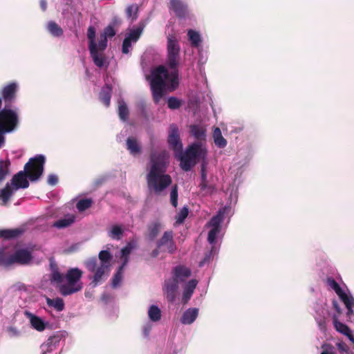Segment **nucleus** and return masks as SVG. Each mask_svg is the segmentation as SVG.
<instances>
[{"mask_svg":"<svg viewBox=\"0 0 354 354\" xmlns=\"http://www.w3.org/2000/svg\"><path fill=\"white\" fill-rule=\"evenodd\" d=\"M17 123L18 117L14 111L6 109L0 111V133L12 131Z\"/></svg>","mask_w":354,"mask_h":354,"instance_id":"obj_9","label":"nucleus"},{"mask_svg":"<svg viewBox=\"0 0 354 354\" xmlns=\"http://www.w3.org/2000/svg\"><path fill=\"white\" fill-rule=\"evenodd\" d=\"M126 266V262H122V265L118 268L117 272L114 274L112 278V287L117 288L120 284L123 277V271Z\"/></svg>","mask_w":354,"mask_h":354,"instance_id":"obj_33","label":"nucleus"},{"mask_svg":"<svg viewBox=\"0 0 354 354\" xmlns=\"http://www.w3.org/2000/svg\"><path fill=\"white\" fill-rule=\"evenodd\" d=\"M58 178L55 175L50 174L48 177V183L50 185H55L57 183Z\"/></svg>","mask_w":354,"mask_h":354,"instance_id":"obj_60","label":"nucleus"},{"mask_svg":"<svg viewBox=\"0 0 354 354\" xmlns=\"http://www.w3.org/2000/svg\"><path fill=\"white\" fill-rule=\"evenodd\" d=\"M198 315V309L196 308H188L185 310L181 317V322L183 324H192Z\"/></svg>","mask_w":354,"mask_h":354,"instance_id":"obj_23","label":"nucleus"},{"mask_svg":"<svg viewBox=\"0 0 354 354\" xmlns=\"http://www.w3.org/2000/svg\"><path fill=\"white\" fill-rule=\"evenodd\" d=\"M222 221V216L220 214L216 215L213 216L210 221L209 222V225L212 227V228H216L218 230H220V224Z\"/></svg>","mask_w":354,"mask_h":354,"instance_id":"obj_48","label":"nucleus"},{"mask_svg":"<svg viewBox=\"0 0 354 354\" xmlns=\"http://www.w3.org/2000/svg\"><path fill=\"white\" fill-rule=\"evenodd\" d=\"M192 275L191 270L185 266H177L172 270V279L178 283L184 282Z\"/></svg>","mask_w":354,"mask_h":354,"instance_id":"obj_14","label":"nucleus"},{"mask_svg":"<svg viewBox=\"0 0 354 354\" xmlns=\"http://www.w3.org/2000/svg\"><path fill=\"white\" fill-rule=\"evenodd\" d=\"M129 109L124 101L119 102L118 115L122 121H127L129 117Z\"/></svg>","mask_w":354,"mask_h":354,"instance_id":"obj_40","label":"nucleus"},{"mask_svg":"<svg viewBox=\"0 0 354 354\" xmlns=\"http://www.w3.org/2000/svg\"><path fill=\"white\" fill-rule=\"evenodd\" d=\"M172 70L169 73L165 66L160 65L151 71L150 86L152 92L153 100L156 104L159 103L164 95L165 89L167 88L170 91L176 90L178 85V74L176 76V86L174 85L172 80Z\"/></svg>","mask_w":354,"mask_h":354,"instance_id":"obj_3","label":"nucleus"},{"mask_svg":"<svg viewBox=\"0 0 354 354\" xmlns=\"http://www.w3.org/2000/svg\"><path fill=\"white\" fill-rule=\"evenodd\" d=\"M168 143L169 147L175 151H182L183 145L180 140L179 130L175 124H171L169 127Z\"/></svg>","mask_w":354,"mask_h":354,"instance_id":"obj_12","label":"nucleus"},{"mask_svg":"<svg viewBox=\"0 0 354 354\" xmlns=\"http://www.w3.org/2000/svg\"><path fill=\"white\" fill-rule=\"evenodd\" d=\"M48 32L54 37H60L63 35V30L55 21H50L47 26Z\"/></svg>","mask_w":354,"mask_h":354,"instance_id":"obj_35","label":"nucleus"},{"mask_svg":"<svg viewBox=\"0 0 354 354\" xmlns=\"http://www.w3.org/2000/svg\"><path fill=\"white\" fill-rule=\"evenodd\" d=\"M17 85L15 82H11L3 87L1 91V95L6 102H11L16 97Z\"/></svg>","mask_w":354,"mask_h":354,"instance_id":"obj_17","label":"nucleus"},{"mask_svg":"<svg viewBox=\"0 0 354 354\" xmlns=\"http://www.w3.org/2000/svg\"><path fill=\"white\" fill-rule=\"evenodd\" d=\"M127 149L129 151L132 155H136L141 152V147L138 142L136 138L133 137H129L126 141Z\"/></svg>","mask_w":354,"mask_h":354,"instance_id":"obj_26","label":"nucleus"},{"mask_svg":"<svg viewBox=\"0 0 354 354\" xmlns=\"http://www.w3.org/2000/svg\"><path fill=\"white\" fill-rule=\"evenodd\" d=\"M107 46V38L102 34L100 35L97 49L100 51H104Z\"/></svg>","mask_w":354,"mask_h":354,"instance_id":"obj_52","label":"nucleus"},{"mask_svg":"<svg viewBox=\"0 0 354 354\" xmlns=\"http://www.w3.org/2000/svg\"><path fill=\"white\" fill-rule=\"evenodd\" d=\"M201 183L199 185V187H200L201 190L204 191L207 188L212 189L213 187L212 186H209V187L207 186L206 163L204 162H203V164L201 165Z\"/></svg>","mask_w":354,"mask_h":354,"instance_id":"obj_36","label":"nucleus"},{"mask_svg":"<svg viewBox=\"0 0 354 354\" xmlns=\"http://www.w3.org/2000/svg\"><path fill=\"white\" fill-rule=\"evenodd\" d=\"M160 227L161 224L159 221L153 222L148 226V237L151 241H153L158 235Z\"/></svg>","mask_w":354,"mask_h":354,"instance_id":"obj_30","label":"nucleus"},{"mask_svg":"<svg viewBox=\"0 0 354 354\" xmlns=\"http://www.w3.org/2000/svg\"><path fill=\"white\" fill-rule=\"evenodd\" d=\"M336 346L341 353H347L349 351V348L347 346V344L344 342H339L336 344Z\"/></svg>","mask_w":354,"mask_h":354,"instance_id":"obj_58","label":"nucleus"},{"mask_svg":"<svg viewBox=\"0 0 354 354\" xmlns=\"http://www.w3.org/2000/svg\"><path fill=\"white\" fill-rule=\"evenodd\" d=\"M162 246L167 247V250L169 254H174L176 250V245L174 241V233L171 230L164 232L162 236L157 241L158 248Z\"/></svg>","mask_w":354,"mask_h":354,"instance_id":"obj_13","label":"nucleus"},{"mask_svg":"<svg viewBox=\"0 0 354 354\" xmlns=\"http://www.w3.org/2000/svg\"><path fill=\"white\" fill-rule=\"evenodd\" d=\"M333 322L337 331L347 336L349 339L354 343V337L351 333V329L347 325L340 322L338 320L337 315H333Z\"/></svg>","mask_w":354,"mask_h":354,"instance_id":"obj_18","label":"nucleus"},{"mask_svg":"<svg viewBox=\"0 0 354 354\" xmlns=\"http://www.w3.org/2000/svg\"><path fill=\"white\" fill-rule=\"evenodd\" d=\"M40 6L43 11H45L47 8V2L46 0H41L40 1Z\"/></svg>","mask_w":354,"mask_h":354,"instance_id":"obj_61","label":"nucleus"},{"mask_svg":"<svg viewBox=\"0 0 354 354\" xmlns=\"http://www.w3.org/2000/svg\"><path fill=\"white\" fill-rule=\"evenodd\" d=\"M180 153V166L183 171H188L196 164L198 159L205 160L207 151L201 142H194L186 149L185 153Z\"/></svg>","mask_w":354,"mask_h":354,"instance_id":"obj_4","label":"nucleus"},{"mask_svg":"<svg viewBox=\"0 0 354 354\" xmlns=\"http://www.w3.org/2000/svg\"><path fill=\"white\" fill-rule=\"evenodd\" d=\"M85 265L88 271L94 272L92 283H94L95 286L97 285L101 281L102 277L105 274L106 271L109 269V267L102 265H100L98 268H96V258L88 259L86 261Z\"/></svg>","mask_w":354,"mask_h":354,"instance_id":"obj_10","label":"nucleus"},{"mask_svg":"<svg viewBox=\"0 0 354 354\" xmlns=\"http://www.w3.org/2000/svg\"><path fill=\"white\" fill-rule=\"evenodd\" d=\"M180 46L179 40L174 34H169L167 37V64L172 70V81L176 86V76L180 59Z\"/></svg>","mask_w":354,"mask_h":354,"instance_id":"obj_5","label":"nucleus"},{"mask_svg":"<svg viewBox=\"0 0 354 354\" xmlns=\"http://www.w3.org/2000/svg\"><path fill=\"white\" fill-rule=\"evenodd\" d=\"M178 185L176 184L174 185L171 190L170 193V201L171 204L174 207H176L178 205Z\"/></svg>","mask_w":354,"mask_h":354,"instance_id":"obj_47","label":"nucleus"},{"mask_svg":"<svg viewBox=\"0 0 354 354\" xmlns=\"http://www.w3.org/2000/svg\"><path fill=\"white\" fill-rule=\"evenodd\" d=\"M52 268V272L50 275V280L52 282H55L57 284H59V286L62 284V283L65 279V276L59 272L57 267L56 266H53L51 264Z\"/></svg>","mask_w":354,"mask_h":354,"instance_id":"obj_31","label":"nucleus"},{"mask_svg":"<svg viewBox=\"0 0 354 354\" xmlns=\"http://www.w3.org/2000/svg\"><path fill=\"white\" fill-rule=\"evenodd\" d=\"M149 319L153 322H158L161 318V311L160 308L154 305H152L148 311Z\"/></svg>","mask_w":354,"mask_h":354,"instance_id":"obj_39","label":"nucleus"},{"mask_svg":"<svg viewBox=\"0 0 354 354\" xmlns=\"http://www.w3.org/2000/svg\"><path fill=\"white\" fill-rule=\"evenodd\" d=\"M7 332L11 337H18L20 335V331L15 326L8 327Z\"/></svg>","mask_w":354,"mask_h":354,"instance_id":"obj_57","label":"nucleus"},{"mask_svg":"<svg viewBox=\"0 0 354 354\" xmlns=\"http://www.w3.org/2000/svg\"><path fill=\"white\" fill-rule=\"evenodd\" d=\"M138 10V8L136 5H131L128 6L126 10L127 17H133V19H136Z\"/></svg>","mask_w":354,"mask_h":354,"instance_id":"obj_50","label":"nucleus"},{"mask_svg":"<svg viewBox=\"0 0 354 354\" xmlns=\"http://www.w3.org/2000/svg\"><path fill=\"white\" fill-rule=\"evenodd\" d=\"M327 282L328 285L334 290L341 301L344 304L347 309L346 315L348 318H351L353 315L354 298L353 296L347 295L334 279L328 278Z\"/></svg>","mask_w":354,"mask_h":354,"instance_id":"obj_7","label":"nucleus"},{"mask_svg":"<svg viewBox=\"0 0 354 354\" xmlns=\"http://www.w3.org/2000/svg\"><path fill=\"white\" fill-rule=\"evenodd\" d=\"M333 308L335 310L336 313L335 315H337V318H339V316L342 313V309L338 304V302L336 300H333L332 301Z\"/></svg>","mask_w":354,"mask_h":354,"instance_id":"obj_59","label":"nucleus"},{"mask_svg":"<svg viewBox=\"0 0 354 354\" xmlns=\"http://www.w3.org/2000/svg\"><path fill=\"white\" fill-rule=\"evenodd\" d=\"M171 8L178 18H185L187 15V6L180 0H171Z\"/></svg>","mask_w":354,"mask_h":354,"instance_id":"obj_20","label":"nucleus"},{"mask_svg":"<svg viewBox=\"0 0 354 354\" xmlns=\"http://www.w3.org/2000/svg\"><path fill=\"white\" fill-rule=\"evenodd\" d=\"M92 203L93 201L91 198L81 199L77 203L76 207L80 212H84L88 209Z\"/></svg>","mask_w":354,"mask_h":354,"instance_id":"obj_43","label":"nucleus"},{"mask_svg":"<svg viewBox=\"0 0 354 354\" xmlns=\"http://www.w3.org/2000/svg\"><path fill=\"white\" fill-rule=\"evenodd\" d=\"M75 221V218L73 216H68L67 217H64L63 218L59 219L56 221L53 226L57 227L58 229H62L70 226Z\"/></svg>","mask_w":354,"mask_h":354,"instance_id":"obj_32","label":"nucleus"},{"mask_svg":"<svg viewBox=\"0 0 354 354\" xmlns=\"http://www.w3.org/2000/svg\"><path fill=\"white\" fill-rule=\"evenodd\" d=\"M0 266L8 268L6 251L5 248H0Z\"/></svg>","mask_w":354,"mask_h":354,"instance_id":"obj_56","label":"nucleus"},{"mask_svg":"<svg viewBox=\"0 0 354 354\" xmlns=\"http://www.w3.org/2000/svg\"><path fill=\"white\" fill-rule=\"evenodd\" d=\"M131 47V41L127 39L126 37L123 40L122 46V52L124 54H127L129 52L130 48Z\"/></svg>","mask_w":354,"mask_h":354,"instance_id":"obj_55","label":"nucleus"},{"mask_svg":"<svg viewBox=\"0 0 354 354\" xmlns=\"http://www.w3.org/2000/svg\"><path fill=\"white\" fill-rule=\"evenodd\" d=\"M320 329L324 330L326 328V322L324 320H322L319 322Z\"/></svg>","mask_w":354,"mask_h":354,"instance_id":"obj_63","label":"nucleus"},{"mask_svg":"<svg viewBox=\"0 0 354 354\" xmlns=\"http://www.w3.org/2000/svg\"><path fill=\"white\" fill-rule=\"evenodd\" d=\"M7 266L10 267L14 264L26 266L30 263L33 257L31 252L26 248H21L15 250L13 254H10L6 252Z\"/></svg>","mask_w":354,"mask_h":354,"instance_id":"obj_8","label":"nucleus"},{"mask_svg":"<svg viewBox=\"0 0 354 354\" xmlns=\"http://www.w3.org/2000/svg\"><path fill=\"white\" fill-rule=\"evenodd\" d=\"M45 157L43 155H37L29 159L24 166V170L15 174L11 179V185L13 189L17 190L20 188L26 189L29 187L28 178L31 181L37 180L44 172Z\"/></svg>","mask_w":354,"mask_h":354,"instance_id":"obj_2","label":"nucleus"},{"mask_svg":"<svg viewBox=\"0 0 354 354\" xmlns=\"http://www.w3.org/2000/svg\"><path fill=\"white\" fill-rule=\"evenodd\" d=\"M12 194V188L9 183H7L5 187L0 191V198L6 204L10 200Z\"/></svg>","mask_w":354,"mask_h":354,"instance_id":"obj_37","label":"nucleus"},{"mask_svg":"<svg viewBox=\"0 0 354 354\" xmlns=\"http://www.w3.org/2000/svg\"><path fill=\"white\" fill-rule=\"evenodd\" d=\"M220 230H218L216 228H212L209 230L208 233L207 240L210 244L214 243L217 234H218Z\"/></svg>","mask_w":354,"mask_h":354,"instance_id":"obj_51","label":"nucleus"},{"mask_svg":"<svg viewBox=\"0 0 354 354\" xmlns=\"http://www.w3.org/2000/svg\"><path fill=\"white\" fill-rule=\"evenodd\" d=\"M10 162L0 160V183L2 182L9 174Z\"/></svg>","mask_w":354,"mask_h":354,"instance_id":"obj_44","label":"nucleus"},{"mask_svg":"<svg viewBox=\"0 0 354 354\" xmlns=\"http://www.w3.org/2000/svg\"><path fill=\"white\" fill-rule=\"evenodd\" d=\"M145 28V24L140 22L138 26L135 27L130 31L128 35L126 37L131 42H136L140 37L143 30Z\"/></svg>","mask_w":354,"mask_h":354,"instance_id":"obj_27","label":"nucleus"},{"mask_svg":"<svg viewBox=\"0 0 354 354\" xmlns=\"http://www.w3.org/2000/svg\"><path fill=\"white\" fill-rule=\"evenodd\" d=\"M187 36L189 40L191 42V45L194 47H198L201 43V38L199 33L194 30H189L187 32Z\"/></svg>","mask_w":354,"mask_h":354,"instance_id":"obj_34","label":"nucleus"},{"mask_svg":"<svg viewBox=\"0 0 354 354\" xmlns=\"http://www.w3.org/2000/svg\"><path fill=\"white\" fill-rule=\"evenodd\" d=\"M24 230L20 228L15 229H8V230H0V238H3L6 240L12 239L19 236L22 234Z\"/></svg>","mask_w":354,"mask_h":354,"instance_id":"obj_25","label":"nucleus"},{"mask_svg":"<svg viewBox=\"0 0 354 354\" xmlns=\"http://www.w3.org/2000/svg\"><path fill=\"white\" fill-rule=\"evenodd\" d=\"M123 230L119 225H113L110 232H109V236L112 239L120 240L123 234Z\"/></svg>","mask_w":354,"mask_h":354,"instance_id":"obj_41","label":"nucleus"},{"mask_svg":"<svg viewBox=\"0 0 354 354\" xmlns=\"http://www.w3.org/2000/svg\"><path fill=\"white\" fill-rule=\"evenodd\" d=\"M102 35H104L105 37H113L115 35V30H114L113 27L112 26H108L106 27L104 30L103 33H102Z\"/></svg>","mask_w":354,"mask_h":354,"instance_id":"obj_53","label":"nucleus"},{"mask_svg":"<svg viewBox=\"0 0 354 354\" xmlns=\"http://www.w3.org/2000/svg\"><path fill=\"white\" fill-rule=\"evenodd\" d=\"M159 248H156L155 250H153L151 253V257H153V258H156L158 256L159 254Z\"/></svg>","mask_w":354,"mask_h":354,"instance_id":"obj_62","label":"nucleus"},{"mask_svg":"<svg viewBox=\"0 0 354 354\" xmlns=\"http://www.w3.org/2000/svg\"><path fill=\"white\" fill-rule=\"evenodd\" d=\"M89 51L94 64L100 68L102 67L105 62V57L98 52L97 47L89 48Z\"/></svg>","mask_w":354,"mask_h":354,"instance_id":"obj_28","label":"nucleus"},{"mask_svg":"<svg viewBox=\"0 0 354 354\" xmlns=\"http://www.w3.org/2000/svg\"><path fill=\"white\" fill-rule=\"evenodd\" d=\"M46 304L49 307L55 308L58 312L62 311L64 309V300L59 297L55 299L46 297Z\"/></svg>","mask_w":354,"mask_h":354,"instance_id":"obj_29","label":"nucleus"},{"mask_svg":"<svg viewBox=\"0 0 354 354\" xmlns=\"http://www.w3.org/2000/svg\"><path fill=\"white\" fill-rule=\"evenodd\" d=\"M112 94V87L109 84L104 85L99 94V98L102 103L106 107L109 106Z\"/></svg>","mask_w":354,"mask_h":354,"instance_id":"obj_22","label":"nucleus"},{"mask_svg":"<svg viewBox=\"0 0 354 354\" xmlns=\"http://www.w3.org/2000/svg\"><path fill=\"white\" fill-rule=\"evenodd\" d=\"M182 104L183 101L176 97H169L167 100V106L170 109H178Z\"/></svg>","mask_w":354,"mask_h":354,"instance_id":"obj_46","label":"nucleus"},{"mask_svg":"<svg viewBox=\"0 0 354 354\" xmlns=\"http://www.w3.org/2000/svg\"><path fill=\"white\" fill-rule=\"evenodd\" d=\"M83 272L77 268H70L68 270L65 279L66 284L59 286V291L63 296H68L80 291L83 286L80 282Z\"/></svg>","mask_w":354,"mask_h":354,"instance_id":"obj_6","label":"nucleus"},{"mask_svg":"<svg viewBox=\"0 0 354 354\" xmlns=\"http://www.w3.org/2000/svg\"><path fill=\"white\" fill-rule=\"evenodd\" d=\"M322 348L321 354H335L334 347L330 344H324L322 346Z\"/></svg>","mask_w":354,"mask_h":354,"instance_id":"obj_54","label":"nucleus"},{"mask_svg":"<svg viewBox=\"0 0 354 354\" xmlns=\"http://www.w3.org/2000/svg\"><path fill=\"white\" fill-rule=\"evenodd\" d=\"M190 133L197 140L196 142L202 144V142L206 140V129L202 126L192 125L190 127Z\"/></svg>","mask_w":354,"mask_h":354,"instance_id":"obj_21","label":"nucleus"},{"mask_svg":"<svg viewBox=\"0 0 354 354\" xmlns=\"http://www.w3.org/2000/svg\"><path fill=\"white\" fill-rule=\"evenodd\" d=\"M189 214V209L187 207H183L180 211L176 215V223L178 224L183 223Z\"/></svg>","mask_w":354,"mask_h":354,"instance_id":"obj_45","label":"nucleus"},{"mask_svg":"<svg viewBox=\"0 0 354 354\" xmlns=\"http://www.w3.org/2000/svg\"><path fill=\"white\" fill-rule=\"evenodd\" d=\"M178 290V283L171 278L166 279L162 286V291L169 303H173Z\"/></svg>","mask_w":354,"mask_h":354,"instance_id":"obj_11","label":"nucleus"},{"mask_svg":"<svg viewBox=\"0 0 354 354\" xmlns=\"http://www.w3.org/2000/svg\"><path fill=\"white\" fill-rule=\"evenodd\" d=\"M26 317L29 319L31 326L37 331H44L48 323L45 322L41 317L30 313L26 312Z\"/></svg>","mask_w":354,"mask_h":354,"instance_id":"obj_16","label":"nucleus"},{"mask_svg":"<svg viewBox=\"0 0 354 354\" xmlns=\"http://www.w3.org/2000/svg\"><path fill=\"white\" fill-rule=\"evenodd\" d=\"M215 145L220 148L223 149L227 145V140L222 136L221 131L219 127H214L212 135Z\"/></svg>","mask_w":354,"mask_h":354,"instance_id":"obj_24","label":"nucleus"},{"mask_svg":"<svg viewBox=\"0 0 354 354\" xmlns=\"http://www.w3.org/2000/svg\"><path fill=\"white\" fill-rule=\"evenodd\" d=\"M131 247L129 245H127L124 247L121 251V259H122V262H126V265L128 263L129 261V256L131 252Z\"/></svg>","mask_w":354,"mask_h":354,"instance_id":"obj_49","label":"nucleus"},{"mask_svg":"<svg viewBox=\"0 0 354 354\" xmlns=\"http://www.w3.org/2000/svg\"><path fill=\"white\" fill-rule=\"evenodd\" d=\"M169 162V155L166 151L152 152L150 155L146 180L148 188L156 195H160L172 183L170 175L165 174Z\"/></svg>","mask_w":354,"mask_h":354,"instance_id":"obj_1","label":"nucleus"},{"mask_svg":"<svg viewBox=\"0 0 354 354\" xmlns=\"http://www.w3.org/2000/svg\"><path fill=\"white\" fill-rule=\"evenodd\" d=\"M98 257L101 261V265L110 268V262L112 259V255L109 250L100 251Z\"/></svg>","mask_w":354,"mask_h":354,"instance_id":"obj_38","label":"nucleus"},{"mask_svg":"<svg viewBox=\"0 0 354 354\" xmlns=\"http://www.w3.org/2000/svg\"><path fill=\"white\" fill-rule=\"evenodd\" d=\"M61 339L62 335L59 333H55L49 337L46 342L41 346L42 354H46L55 350L58 346Z\"/></svg>","mask_w":354,"mask_h":354,"instance_id":"obj_15","label":"nucleus"},{"mask_svg":"<svg viewBox=\"0 0 354 354\" xmlns=\"http://www.w3.org/2000/svg\"><path fill=\"white\" fill-rule=\"evenodd\" d=\"M197 284L196 279H191L185 285L182 297V302L184 304H186L191 299Z\"/></svg>","mask_w":354,"mask_h":354,"instance_id":"obj_19","label":"nucleus"},{"mask_svg":"<svg viewBox=\"0 0 354 354\" xmlns=\"http://www.w3.org/2000/svg\"><path fill=\"white\" fill-rule=\"evenodd\" d=\"M87 37L89 40L88 48H94L97 47L95 41V29L93 26H89L87 30Z\"/></svg>","mask_w":354,"mask_h":354,"instance_id":"obj_42","label":"nucleus"}]
</instances>
